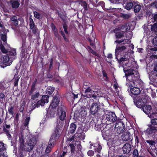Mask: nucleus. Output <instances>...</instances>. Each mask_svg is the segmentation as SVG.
Instances as JSON below:
<instances>
[{
	"instance_id": "nucleus-51",
	"label": "nucleus",
	"mask_w": 157,
	"mask_h": 157,
	"mask_svg": "<svg viewBox=\"0 0 157 157\" xmlns=\"http://www.w3.org/2000/svg\"><path fill=\"white\" fill-rule=\"evenodd\" d=\"M36 86L32 85L31 89L29 91V95H31L33 93L35 89Z\"/></svg>"
},
{
	"instance_id": "nucleus-40",
	"label": "nucleus",
	"mask_w": 157,
	"mask_h": 157,
	"mask_svg": "<svg viewBox=\"0 0 157 157\" xmlns=\"http://www.w3.org/2000/svg\"><path fill=\"white\" fill-rule=\"evenodd\" d=\"M33 14L34 17L36 18L39 20H40L42 18V17H41L40 14L37 11H35L33 12Z\"/></svg>"
},
{
	"instance_id": "nucleus-62",
	"label": "nucleus",
	"mask_w": 157,
	"mask_h": 157,
	"mask_svg": "<svg viewBox=\"0 0 157 157\" xmlns=\"http://www.w3.org/2000/svg\"><path fill=\"white\" fill-rule=\"evenodd\" d=\"M5 95L2 92H0V99H2V101H3L4 99H5Z\"/></svg>"
},
{
	"instance_id": "nucleus-32",
	"label": "nucleus",
	"mask_w": 157,
	"mask_h": 157,
	"mask_svg": "<svg viewBox=\"0 0 157 157\" xmlns=\"http://www.w3.org/2000/svg\"><path fill=\"white\" fill-rule=\"evenodd\" d=\"M134 5L135 6L134 8V12L136 13L139 12L141 8V6L136 3H134Z\"/></svg>"
},
{
	"instance_id": "nucleus-47",
	"label": "nucleus",
	"mask_w": 157,
	"mask_h": 157,
	"mask_svg": "<svg viewBox=\"0 0 157 157\" xmlns=\"http://www.w3.org/2000/svg\"><path fill=\"white\" fill-rule=\"evenodd\" d=\"M145 142L148 144L150 146H155V142L154 140H146Z\"/></svg>"
},
{
	"instance_id": "nucleus-64",
	"label": "nucleus",
	"mask_w": 157,
	"mask_h": 157,
	"mask_svg": "<svg viewBox=\"0 0 157 157\" xmlns=\"http://www.w3.org/2000/svg\"><path fill=\"white\" fill-rule=\"evenodd\" d=\"M151 72H154L155 73L157 72V63H155L154 64L153 71Z\"/></svg>"
},
{
	"instance_id": "nucleus-44",
	"label": "nucleus",
	"mask_w": 157,
	"mask_h": 157,
	"mask_svg": "<svg viewBox=\"0 0 157 157\" xmlns=\"http://www.w3.org/2000/svg\"><path fill=\"white\" fill-rule=\"evenodd\" d=\"M152 45L154 46H157V36H155L151 41Z\"/></svg>"
},
{
	"instance_id": "nucleus-36",
	"label": "nucleus",
	"mask_w": 157,
	"mask_h": 157,
	"mask_svg": "<svg viewBox=\"0 0 157 157\" xmlns=\"http://www.w3.org/2000/svg\"><path fill=\"white\" fill-rule=\"evenodd\" d=\"M29 26L30 29H32V28L35 27V23L33 19L30 17L29 18Z\"/></svg>"
},
{
	"instance_id": "nucleus-7",
	"label": "nucleus",
	"mask_w": 157,
	"mask_h": 157,
	"mask_svg": "<svg viewBox=\"0 0 157 157\" xmlns=\"http://www.w3.org/2000/svg\"><path fill=\"white\" fill-rule=\"evenodd\" d=\"M147 95H144L142 97L136 96L133 98L134 105L138 108H142L147 102Z\"/></svg>"
},
{
	"instance_id": "nucleus-22",
	"label": "nucleus",
	"mask_w": 157,
	"mask_h": 157,
	"mask_svg": "<svg viewBox=\"0 0 157 157\" xmlns=\"http://www.w3.org/2000/svg\"><path fill=\"white\" fill-rule=\"evenodd\" d=\"M123 5L127 10L131 9L134 5V3L130 0H123Z\"/></svg>"
},
{
	"instance_id": "nucleus-49",
	"label": "nucleus",
	"mask_w": 157,
	"mask_h": 157,
	"mask_svg": "<svg viewBox=\"0 0 157 157\" xmlns=\"http://www.w3.org/2000/svg\"><path fill=\"white\" fill-rule=\"evenodd\" d=\"M25 102L24 101L22 102V103L21 104L20 108L19 109V111L23 113V111L24 110V108L25 107Z\"/></svg>"
},
{
	"instance_id": "nucleus-53",
	"label": "nucleus",
	"mask_w": 157,
	"mask_h": 157,
	"mask_svg": "<svg viewBox=\"0 0 157 157\" xmlns=\"http://www.w3.org/2000/svg\"><path fill=\"white\" fill-rule=\"evenodd\" d=\"M1 39L3 42H6L7 40V37L6 35L4 34H1Z\"/></svg>"
},
{
	"instance_id": "nucleus-10",
	"label": "nucleus",
	"mask_w": 157,
	"mask_h": 157,
	"mask_svg": "<svg viewBox=\"0 0 157 157\" xmlns=\"http://www.w3.org/2000/svg\"><path fill=\"white\" fill-rule=\"evenodd\" d=\"M65 120L63 119V120H60L59 119H57L56 121L57 125L55 129L54 132H55V134H54L53 136L54 135H56V137H58L59 135H61L60 132L61 130L60 128L62 127L63 126L65 122Z\"/></svg>"
},
{
	"instance_id": "nucleus-27",
	"label": "nucleus",
	"mask_w": 157,
	"mask_h": 157,
	"mask_svg": "<svg viewBox=\"0 0 157 157\" xmlns=\"http://www.w3.org/2000/svg\"><path fill=\"white\" fill-rule=\"evenodd\" d=\"M16 49H11L10 51H8L6 54L9 56L10 59L13 60L16 57Z\"/></svg>"
},
{
	"instance_id": "nucleus-46",
	"label": "nucleus",
	"mask_w": 157,
	"mask_h": 157,
	"mask_svg": "<svg viewBox=\"0 0 157 157\" xmlns=\"http://www.w3.org/2000/svg\"><path fill=\"white\" fill-rule=\"evenodd\" d=\"M14 106H10L8 108V112L11 115H13L14 114Z\"/></svg>"
},
{
	"instance_id": "nucleus-52",
	"label": "nucleus",
	"mask_w": 157,
	"mask_h": 157,
	"mask_svg": "<svg viewBox=\"0 0 157 157\" xmlns=\"http://www.w3.org/2000/svg\"><path fill=\"white\" fill-rule=\"evenodd\" d=\"M63 27L65 32V33L66 34H68V32L67 31V26L66 23L63 24Z\"/></svg>"
},
{
	"instance_id": "nucleus-39",
	"label": "nucleus",
	"mask_w": 157,
	"mask_h": 157,
	"mask_svg": "<svg viewBox=\"0 0 157 157\" xmlns=\"http://www.w3.org/2000/svg\"><path fill=\"white\" fill-rule=\"evenodd\" d=\"M69 146L70 148V151L71 153L72 154H73L75 151V146L73 143H71L69 144Z\"/></svg>"
},
{
	"instance_id": "nucleus-57",
	"label": "nucleus",
	"mask_w": 157,
	"mask_h": 157,
	"mask_svg": "<svg viewBox=\"0 0 157 157\" xmlns=\"http://www.w3.org/2000/svg\"><path fill=\"white\" fill-rule=\"evenodd\" d=\"M1 50L3 53H7V52L8 51H7L5 48L4 46L3 45H2L0 47Z\"/></svg>"
},
{
	"instance_id": "nucleus-20",
	"label": "nucleus",
	"mask_w": 157,
	"mask_h": 157,
	"mask_svg": "<svg viewBox=\"0 0 157 157\" xmlns=\"http://www.w3.org/2000/svg\"><path fill=\"white\" fill-rule=\"evenodd\" d=\"M149 117L151 118V124L157 126V110L151 114Z\"/></svg>"
},
{
	"instance_id": "nucleus-12",
	"label": "nucleus",
	"mask_w": 157,
	"mask_h": 157,
	"mask_svg": "<svg viewBox=\"0 0 157 157\" xmlns=\"http://www.w3.org/2000/svg\"><path fill=\"white\" fill-rule=\"evenodd\" d=\"M60 95L57 91L55 96H54L49 107L56 108L58 106L60 102Z\"/></svg>"
},
{
	"instance_id": "nucleus-61",
	"label": "nucleus",
	"mask_w": 157,
	"mask_h": 157,
	"mask_svg": "<svg viewBox=\"0 0 157 157\" xmlns=\"http://www.w3.org/2000/svg\"><path fill=\"white\" fill-rule=\"evenodd\" d=\"M31 29L32 30L33 33L34 34H36L37 31L38 30L37 28L36 27H34L33 28H32Z\"/></svg>"
},
{
	"instance_id": "nucleus-60",
	"label": "nucleus",
	"mask_w": 157,
	"mask_h": 157,
	"mask_svg": "<svg viewBox=\"0 0 157 157\" xmlns=\"http://www.w3.org/2000/svg\"><path fill=\"white\" fill-rule=\"evenodd\" d=\"M51 147L49 146H48L46 147L45 150V153L46 154H48L49 153L50 151H51Z\"/></svg>"
},
{
	"instance_id": "nucleus-58",
	"label": "nucleus",
	"mask_w": 157,
	"mask_h": 157,
	"mask_svg": "<svg viewBox=\"0 0 157 157\" xmlns=\"http://www.w3.org/2000/svg\"><path fill=\"white\" fill-rule=\"evenodd\" d=\"M101 125H95V129L98 131H101Z\"/></svg>"
},
{
	"instance_id": "nucleus-11",
	"label": "nucleus",
	"mask_w": 157,
	"mask_h": 157,
	"mask_svg": "<svg viewBox=\"0 0 157 157\" xmlns=\"http://www.w3.org/2000/svg\"><path fill=\"white\" fill-rule=\"evenodd\" d=\"M66 108L64 106L59 107L57 109V119L60 120H65L66 119Z\"/></svg>"
},
{
	"instance_id": "nucleus-50",
	"label": "nucleus",
	"mask_w": 157,
	"mask_h": 157,
	"mask_svg": "<svg viewBox=\"0 0 157 157\" xmlns=\"http://www.w3.org/2000/svg\"><path fill=\"white\" fill-rule=\"evenodd\" d=\"M148 56H149V58L150 60L151 61L155 59H157V56L156 54L148 55Z\"/></svg>"
},
{
	"instance_id": "nucleus-26",
	"label": "nucleus",
	"mask_w": 157,
	"mask_h": 157,
	"mask_svg": "<svg viewBox=\"0 0 157 157\" xmlns=\"http://www.w3.org/2000/svg\"><path fill=\"white\" fill-rule=\"evenodd\" d=\"M141 109L145 113L148 115V116L150 115L151 112L152 110L151 105H145Z\"/></svg>"
},
{
	"instance_id": "nucleus-38",
	"label": "nucleus",
	"mask_w": 157,
	"mask_h": 157,
	"mask_svg": "<svg viewBox=\"0 0 157 157\" xmlns=\"http://www.w3.org/2000/svg\"><path fill=\"white\" fill-rule=\"evenodd\" d=\"M16 74L14 75V78L13 79L14 80V86H18V83L19 80L20 78L18 77V76H17L16 77Z\"/></svg>"
},
{
	"instance_id": "nucleus-1",
	"label": "nucleus",
	"mask_w": 157,
	"mask_h": 157,
	"mask_svg": "<svg viewBox=\"0 0 157 157\" xmlns=\"http://www.w3.org/2000/svg\"><path fill=\"white\" fill-rule=\"evenodd\" d=\"M119 45L117 44L115 51V58L119 64V67H122L124 71L133 65L128 61L129 56L128 53L126 52V47L123 45L120 46Z\"/></svg>"
},
{
	"instance_id": "nucleus-37",
	"label": "nucleus",
	"mask_w": 157,
	"mask_h": 157,
	"mask_svg": "<svg viewBox=\"0 0 157 157\" xmlns=\"http://www.w3.org/2000/svg\"><path fill=\"white\" fill-rule=\"evenodd\" d=\"M131 139L130 135L129 134H125L122 138L123 141H128L130 140Z\"/></svg>"
},
{
	"instance_id": "nucleus-24",
	"label": "nucleus",
	"mask_w": 157,
	"mask_h": 157,
	"mask_svg": "<svg viewBox=\"0 0 157 157\" xmlns=\"http://www.w3.org/2000/svg\"><path fill=\"white\" fill-rule=\"evenodd\" d=\"M56 112V109L49 107L47 111L46 116L48 118H53L55 117Z\"/></svg>"
},
{
	"instance_id": "nucleus-9",
	"label": "nucleus",
	"mask_w": 157,
	"mask_h": 157,
	"mask_svg": "<svg viewBox=\"0 0 157 157\" xmlns=\"http://www.w3.org/2000/svg\"><path fill=\"white\" fill-rule=\"evenodd\" d=\"M115 122L114 130L116 133L120 134L123 132L125 130V125L122 121V120L119 118Z\"/></svg>"
},
{
	"instance_id": "nucleus-54",
	"label": "nucleus",
	"mask_w": 157,
	"mask_h": 157,
	"mask_svg": "<svg viewBox=\"0 0 157 157\" xmlns=\"http://www.w3.org/2000/svg\"><path fill=\"white\" fill-rule=\"evenodd\" d=\"M71 137L67 138V142H71L72 141H74L75 140V135H72L71 136H70Z\"/></svg>"
},
{
	"instance_id": "nucleus-29",
	"label": "nucleus",
	"mask_w": 157,
	"mask_h": 157,
	"mask_svg": "<svg viewBox=\"0 0 157 157\" xmlns=\"http://www.w3.org/2000/svg\"><path fill=\"white\" fill-rule=\"evenodd\" d=\"M147 51L148 52L147 55L151 54H156V51H157V48L155 47L153 48H149L147 49Z\"/></svg>"
},
{
	"instance_id": "nucleus-18",
	"label": "nucleus",
	"mask_w": 157,
	"mask_h": 157,
	"mask_svg": "<svg viewBox=\"0 0 157 157\" xmlns=\"http://www.w3.org/2000/svg\"><path fill=\"white\" fill-rule=\"evenodd\" d=\"M13 60L6 54V55L3 56L1 59L2 62L6 66L11 65Z\"/></svg>"
},
{
	"instance_id": "nucleus-2",
	"label": "nucleus",
	"mask_w": 157,
	"mask_h": 157,
	"mask_svg": "<svg viewBox=\"0 0 157 157\" xmlns=\"http://www.w3.org/2000/svg\"><path fill=\"white\" fill-rule=\"evenodd\" d=\"M132 66L124 71L127 81L132 82L133 86H136L140 88L143 85V82L140 79V77L138 71L134 70Z\"/></svg>"
},
{
	"instance_id": "nucleus-4",
	"label": "nucleus",
	"mask_w": 157,
	"mask_h": 157,
	"mask_svg": "<svg viewBox=\"0 0 157 157\" xmlns=\"http://www.w3.org/2000/svg\"><path fill=\"white\" fill-rule=\"evenodd\" d=\"M55 90L54 87L51 86H48L46 91L47 95L43 96L42 98L37 102L35 106L37 108L39 107L40 105L43 106L45 103H47L48 102L49 96L52 95Z\"/></svg>"
},
{
	"instance_id": "nucleus-45",
	"label": "nucleus",
	"mask_w": 157,
	"mask_h": 157,
	"mask_svg": "<svg viewBox=\"0 0 157 157\" xmlns=\"http://www.w3.org/2000/svg\"><path fill=\"white\" fill-rule=\"evenodd\" d=\"M53 59L51 58L50 59V63L49 64V67L48 70V72H50L52 71V69L53 68Z\"/></svg>"
},
{
	"instance_id": "nucleus-56",
	"label": "nucleus",
	"mask_w": 157,
	"mask_h": 157,
	"mask_svg": "<svg viewBox=\"0 0 157 157\" xmlns=\"http://www.w3.org/2000/svg\"><path fill=\"white\" fill-rule=\"evenodd\" d=\"M87 154L88 156H92L94 155V153L93 151L92 150H90L88 151Z\"/></svg>"
},
{
	"instance_id": "nucleus-15",
	"label": "nucleus",
	"mask_w": 157,
	"mask_h": 157,
	"mask_svg": "<svg viewBox=\"0 0 157 157\" xmlns=\"http://www.w3.org/2000/svg\"><path fill=\"white\" fill-rule=\"evenodd\" d=\"M11 126L10 124H7L5 123L3 125V128L2 131L4 132L6 134L8 139L10 140L12 139V136H11L10 132L11 130L10 128Z\"/></svg>"
},
{
	"instance_id": "nucleus-33",
	"label": "nucleus",
	"mask_w": 157,
	"mask_h": 157,
	"mask_svg": "<svg viewBox=\"0 0 157 157\" xmlns=\"http://www.w3.org/2000/svg\"><path fill=\"white\" fill-rule=\"evenodd\" d=\"M30 115H29V116H28L27 117H26L25 120L23 124L25 128H28L29 122L30 120Z\"/></svg>"
},
{
	"instance_id": "nucleus-28",
	"label": "nucleus",
	"mask_w": 157,
	"mask_h": 157,
	"mask_svg": "<svg viewBox=\"0 0 157 157\" xmlns=\"http://www.w3.org/2000/svg\"><path fill=\"white\" fill-rule=\"evenodd\" d=\"M93 149L96 152L98 153H100L102 149V147L100 142H98L96 143H94V148H93Z\"/></svg>"
},
{
	"instance_id": "nucleus-35",
	"label": "nucleus",
	"mask_w": 157,
	"mask_h": 157,
	"mask_svg": "<svg viewBox=\"0 0 157 157\" xmlns=\"http://www.w3.org/2000/svg\"><path fill=\"white\" fill-rule=\"evenodd\" d=\"M80 4L81 5L83 6L85 10L86 11L88 10L87 5L85 1L81 0L80 1Z\"/></svg>"
},
{
	"instance_id": "nucleus-8",
	"label": "nucleus",
	"mask_w": 157,
	"mask_h": 157,
	"mask_svg": "<svg viewBox=\"0 0 157 157\" xmlns=\"http://www.w3.org/2000/svg\"><path fill=\"white\" fill-rule=\"evenodd\" d=\"M37 141L34 137H33L29 140V142L26 144L22 149V151L26 153L28 152H30L33 149L34 146L36 144Z\"/></svg>"
},
{
	"instance_id": "nucleus-21",
	"label": "nucleus",
	"mask_w": 157,
	"mask_h": 157,
	"mask_svg": "<svg viewBox=\"0 0 157 157\" xmlns=\"http://www.w3.org/2000/svg\"><path fill=\"white\" fill-rule=\"evenodd\" d=\"M150 83L151 84H157V76L154 72H151L149 75Z\"/></svg>"
},
{
	"instance_id": "nucleus-63",
	"label": "nucleus",
	"mask_w": 157,
	"mask_h": 157,
	"mask_svg": "<svg viewBox=\"0 0 157 157\" xmlns=\"http://www.w3.org/2000/svg\"><path fill=\"white\" fill-rule=\"evenodd\" d=\"M25 42L23 41L22 46L21 47L22 48V50L21 52H22V53L25 52V49H26V48H25Z\"/></svg>"
},
{
	"instance_id": "nucleus-23",
	"label": "nucleus",
	"mask_w": 157,
	"mask_h": 157,
	"mask_svg": "<svg viewBox=\"0 0 157 157\" xmlns=\"http://www.w3.org/2000/svg\"><path fill=\"white\" fill-rule=\"evenodd\" d=\"M55 132H54L52 134L51 136V137L50 138V139L48 143V146L52 147L54 146V144L55 143L56 140L58 139L60 136V135H59L58 137H56V136L55 135L54 136H53L54 134H55Z\"/></svg>"
},
{
	"instance_id": "nucleus-42",
	"label": "nucleus",
	"mask_w": 157,
	"mask_h": 157,
	"mask_svg": "<svg viewBox=\"0 0 157 157\" xmlns=\"http://www.w3.org/2000/svg\"><path fill=\"white\" fill-rule=\"evenodd\" d=\"M31 95V99L34 100L39 97L40 94L38 92L36 91L35 93L34 94H32Z\"/></svg>"
},
{
	"instance_id": "nucleus-30",
	"label": "nucleus",
	"mask_w": 157,
	"mask_h": 157,
	"mask_svg": "<svg viewBox=\"0 0 157 157\" xmlns=\"http://www.w3.org/2000/svg\"><path fill=\"white\" fill-rule=\"evenodd\" d=\"M151 30L157 36V23H155L151 25Z\"/></svg>"
},
{
	"instance_id": "nucleus-48",
	"label": "nucleus",
	"mask_w": 157,
	"mask_h": 157,
	"mask_svg": "<svg viewBox=\"0 0 157 157\" xmlns=\"http://www.w3.org/2000/svg\"><path fill=\"white\" fill-rule=\"evenodd\" d=\"M6 149L4 144L2 142H0V152L4 151Z\"/></svg>"
},
{
	"instance_id": "nucleus-17",
	"label": "nucleus",
	"mask_w": 157,
	"mask_h": 157,
	"mask_svg": "<svg viewBox=\"0 0 157 157\" xmlns=\"http://www.w3.org/2000/svg\"><path fill=\"white\" fill-rule=\"evenodd\" d=\"M148 128L146 130V133L149 135H152L157 132V126L151 124L148 125Z\"/></svg>"
},
{
	"instance_id": "nucleus-16",
	"label": "nucleus",
	"mask_w": 157,
	"mask_h": 157,
	"mask_svg": "<svg viewBox=\"0 0 157 157\" xmlns=\"http://www.w3.org/2000/svg\"><path fill=\"white\" fill-rule=\"evenodd\" d=\"M10 21L12 22V24L15 26H17L18 24L21 25L24 22V21L21 17L18 18L15 16H14L10 18Z\"/></svg>"
},
{
	"instance_id": "nucleus-5",
	"label": "nucleus",
	"mask_w": 157,
	"mask_h": 157,
	"mask_svg": "<svg viewBox=\"0 0 157 157\" xmlns=\"http://www.w3.org/2000/svg\"><path fill=\"white\" fill-rule=\"evenodd\" d=\"M95 89L94 85L88 82H84L82 88V92L84 96L87 98L90 97V93H94Z\"/></svg>"
},
{
	"instance_id": "nucleus-13",
	"label": "nucleus",
	"mask_w": 157,
	"mask_h": 157,
	"mask_svg": "<svg viewBox=\"0 0 157 157\" xmlns=\"http://www.w3.org/2000/svg\"><path fill=\"white\" fill-rule=\"evenodd\" d=\"M105 116L106 120L107 121H110L111 123L115 122L119 118L117 117L115 113L113 112H108Z\"/></svg>"
},
{
	"instance_id": "nucleus-55",
	"label": "nucleus",
	"mask_w": 157,
	"mask_h": 157,
	"mask_svg": "<svg viewBox=\"0 0 157 157\" xmlns=\"http://www.w3.org/2000/svg\"><path fill=\"white\" fill-rule=\"evenodd\" d=\"M54 34L55 36L58 39L61 38L59 34L58 33V29H56V31L54 32Z\"/></svg>"
},
{
	"instance_id": "nucleus-6",
	"label": "nucleus",
	"mask_w": 157,
	"mask_h": 157,
	"mask_svg": "<svg viewBox=\"0 0 157 157\" xmlns=\"http://www.w3.org/2000/svg\"><path fill=\"white\" fill-rule=\"evenodd\" d=\"M113 32L115 33V37L116 40L115 41V43H116L117 44L124 45L125 44L123 42H126L128 40L125 39H123L122 38L124 36V33L121 32V29L119 28H116L113 30Z\"/></svg>"
},
{
	"instance_id": "nucleus-59",
	"label": "nucleus",
	"mask_w": 157,
	"mask_h": 157,
	"mask_svg": "<svg viewBox=\"0 0 157 157\" xmlns=\"http://www.w3.org/2000/svg\"><path fill=\"white\" fill-rule=\"evenodd\" d=\"M152 17L153 18L154 22H157V13H155L152 14Z\"/></svg>"
},
{
	"instance_id": "nucleus-31",
	"label": "nucleus",
	"mask_w": 157,
	"mask_h": 157,
	"mask_svg": "<svg viewBox=\"0 0 157 157\" xmlns=\"http://www.w3.org/2000/svg\"><path fill=\"white\" fill-rule=\"evenodd\" d=\"M19 147L18 148L19 150H23L22 149L24 147V140L22 138H20L19 139Z\"/></svg>"
},
{
	"instance_id": "nucleus-14",
	"label": "nucleus",
	"mask_w": 157,
	"mask_h": 157,
	"mask_svg": "<svg viewBox=\"0 0 157 157\" xmlns=\"http://www.w3.org/2000/svg\"><path fill=\"white\" fill-rule=\"evenodd\" d=\"M126 85L130 89V91L132 94L137 95L141 92L140 88L136 86H134V87L132 88L133 86L132 83L130 82L127 81L126 83Z\"/></svg>"
},
{
	"instance_id": "nucleus-43",
	"label": "nucleus",
	"mask_w": 157,
	"mask_h": 157,
	"mask_svg": "<svg viewBox=\"0 0 157 157\" xmlns=\"http://www.w3.org/2000/svg\"><path fill=\"white\" fill-rule=\"evenodd\" d=\"M132 156L133 157H138L139 153L137 149L134 148L132 152Z\"/></svg>"
},
{
	"instance_id": "nucleus-25",
	"label": "nucleus",
	"mask_w": 157,
	"mask_h": 157,
	"mask_svg": "<svg viewBox=\"0 0 157 157\" xmlns=\"http://www.w3.org/2000/svg\"><path fill=\"white\" fill-rule=\"evenodd\" d=\"M77 125L75 122L71 123L68 131L67 136H69L70 134H73L75 131Z\"/></svg>"
},
{
	"instance_id": "nucleus-3",
	"label": "nucleus",
	"mask_w": 157,
	"mask_h": 157,
	"mask_svg": "<svg viewBox=\"0 0 157 157\" xmlns=\"http://www.w3.org/2000/svg\"><path fill=\"white\" fill-rule=\"evenodd\" d=\"M89 110L90 114L98 117H101L104 113V111L100 108V103L97 102H94L92 104Z\"/></svg>"
},
{
	"instance_id": "nucleus-41",
	"label": "nucleus",
	"mask_w": 157,
	"mask_h": 157,
	"mask_svg": "<svg viewBox=\"0 0 157 157\" xmlns=\"http://www.w3.org/2000/svg\"><path fill=\"white\" fill-rule=\"evenodd\" d=\"M18 152V157H25L27 155V153L22 151V150H19Z\"/></svg>"
},
{
	"instance_id": "nucleus-34",
	"label": "nucleus",
	"mask_w": 157,
	"mask_h": 157,
	"mask_svg": "<svg viewBox=\"0 0 157 157\" xmlns=\"http://www.w3.org/2000/svg\"><path fill=\"white\" fill-rule=\"evenodd\" d=\"M10 2L11 3L12 6L13 8H17L20 5V3L18 2L17 1L13 2V1L11 0L10 1Z\"/></svg>"
},
{
	"instance_id": "nucleus-19",
	"label": "nucleus",
	"mask_w": 157,
	"mask_h": 157,
	"mask_svg": "<svg viewBox=\"0 0 157 157\" xmlns=\"http://www.w3.org/2000/svg\"><path fill=\"white\" fill-rule=\"evenodd\" d=\"M123 152L124 154L130 155L132 153L131 151L132 149L131 145L128 143L125 144L122 147Z\"/></svg>"
}]
</instances>
